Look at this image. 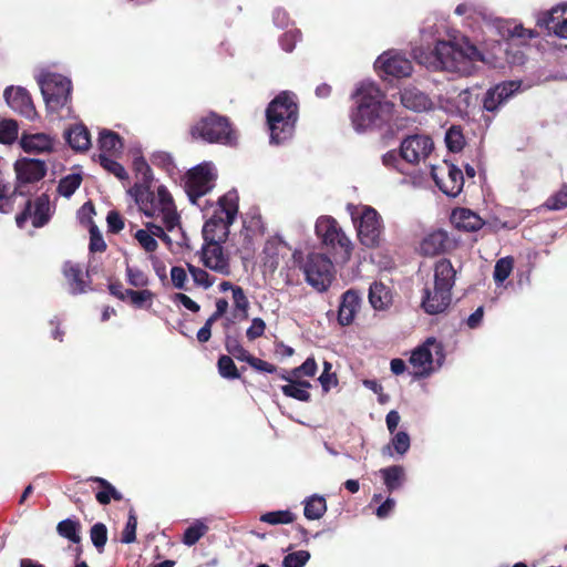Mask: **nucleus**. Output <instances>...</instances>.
I'll return each mask as SVG.
<instances>
[{"label":"nucleus","instance_id":"1","mask_svg":"<svg viewBox=\"0 0 567 567\" xmlns=\"http://www.w3.org/2000/svg\"><path fill=\"white\" fill-rule=\"evenodd\" d=\"M353 99L355 106L350 118L359 133L380 128L393 117L394 104L385 100L382 91L371 81L360 82Z\"/></svg>","mask_w":567,"mask_h":567},{"label":"nucleus","instance_id":"2","mask_svg":"<svg viewBox=\"0 0 567 567\" xmlns=\"http://www.w3.org/2000/svg\"><path fill=\"white\" fill-rule=\"evenodd\" d=\"M429 59L431 60L421 62L433 70L447 71L463 76L473 74L478 62H486L477 48L463 35L437 41Z\"/></svg>","mask_w":567,"mask_h":567},{"label":"nucleus","instance_id":"3","mask_svg":"<svg viewBox=\"0 0 567 567\" xmlns=\"http://www.w3.org/2000/svg\"><path fill=\"white\" fill-rule=\"evenodd\" d=\"M128 194L134 198L143 215L162 223L168 231L182 233L181 216L173 196L165 186L161 185L156 192H153L150 186L134 185L128 189Z\"/></svg>","mask_w":567,"mask_h":567},{"label":"nucleus","instance_id":"4","mask_svg":"<svg viewBox=\"0 0 567 567\" xmlns=\"http://www.w3.org/2000/svg\"><path fill=\"white\" fill-rule=\"evenodd\" d=\"M266 115L270 143L280 144L293 135L298 106L292 95L287 92L279 94L270 102Z\"/></svg>","mask_w":567,"mask_h":567},{"label":"nucleus","instance_id":"5","mask_svg":"<svg viewBox=\"0 0 567 567\" xmlns=\"http://www.w3.org/2000/svg\"><path fill=\"white\" fill-rule=\"evenodd\" d=\"M238 193L229 190L219 197L216 205H212V215H206L207 220L203 227L205 243H224L229 235V227L238 214Z\"/></svg>","mask_w":567,"mask_h":567},{"label":"nucleus","instance_id":"6","mask_svg":"<svg viewBox=\"0 0 567 567\" xmlns=\"http://www.w3.org/2000/svg\"><path fill=\"white\" fill-rule=\"evenodd\" d=\"M456 271L452 262L442 259L434 267V286L424 288L422 308L429 315H437L447 309L452 299V288Z\"/></svg>","mask_w":567,"mask_h":567},{"label":"nucleus","instance_id":"7","mask_svg":"<svg viewBox=\"0 0 567 567\" xmlns=\"http://www.w3.org/2000/svg\"><path fill=\"white\" fill-rule=\"evenodd\" d=\"M352 223L357 229L359 241L367 248H377L381 245L384 225L380 214L371 206H347Z\"/></svg>","mask_w":567,"mask_h":567},{"label":"nucleus","instance_id":"8","mask_svg":"<svg viewBox=\"0 0 567 567\" xmlns=\"http://www.w3.org/2000/svg\"><path fill=\"white\" fill-rule=\"evenodd\" d=\"M217 168L212 162H204L190 168L185 176V192L192 204L205 209L200 204L202 197L215 187Z\"/></svg>","mask_w":567,"mask_h":567},{"label":"nucleus","instance_id":"9","mask_svg":"<svg viewBox=\"0 0 567 567\" xmlns=\"http://www.w3.org/2000/svg\"><path fill=\"white\" fill-rule=\"evenodd\" d=\"M193 136H198L209 143L234 145L237 136L226 117L209 114L202 118L192 130Z\"/></svg>","mask_w":567,"mask_h":567},{"label":"nucleus","instance_id":"10","mask_svg":"<svg viewBox=\"0 0 567 567\" xmlns=\"http://www.w3.org/2000/svg\"><path fill=\"white\" fill-rule=\"evenodd\" d=\"M38 84L48 109L59 111L70 97L71 81L55 73H42L38 76Z\"/></svg>","mask_w":567,"mask_h":567},{"label":"nucleus","instance_id":"11","mask_svg":"<svg viewBox=\"0 0 567 567\" xmlns=\"http://www.w3.org/2000/svg\"><path fill=\"white\" fill-rule=\"evenodd\" d=\"M444 360V348L441 342L434 338H429L422 346L412 351L410 364L413 368V374L416 377H426L436 368H440Z\"/></svg>","mask_w":567,"mask_h":567},{"label":"nucleus","instance_id":"12","mask_svg":"<svg viewBox=\"0 0 567 567\" xmlns=\"http://www.w3.org/2000/svg\"><path fill=\"white\" fill-rule=\"evenodd\" d=\"M303 272L310 286L318 291H324L333 279V264L326 255L311 252L305 261Z\"/></svg>","mask_w":567,"mask_h":567},{"label":"nucleus","instance_id":"13","mask_svg":"<svg viewBox=\"0 0 567 567\" xmlns=\"http://www.w3.org/2000/svg\"><path fill=\"white\" fill-rule=\"evenodd\" d=\"M316 235L322 244L333 249L340 248L344 258L349 259L352 250V243L343 233L337 220L330 216H320L316 221Z\"/></svg>","mask_w":567,"mask_h":567},{"label":"nucleus","instance_id":"14","mask_svg":"<svg viewBox=\"0 0 567 567\" xmlns=\"http://www.w3.org/2000/svg\"><path fill=\"white\" fill-rule=\"evenodd\" d=\"M430 174L436 186L447 196H457L464 186L462 171L455 165L443 162L442 165H431Z\"/></svg>","mask_w":567,"mask_h":567},{"label":"nucleus","instance_id":"15","mask_svg":"<svg viewBox=\"0 0 567 567\" xmlns=\"http://www.w3.org/2000/svg\"><path fill=\"white\" fill-rule=\"evenodd\" d=\"M434 150V143L429 135L414 134L406 136L400 145V156L409 164L424 162Z\"/></svg>","mask_w":567,"mask_h":567},{"label":"nucleus","instance_id":"16","mask_svg":"<svg viewBox=\"0 0 567 567\" xmlns=\"http://www.w3.org/2000/svg\"><path fill=\"white\" fill-rule=\"evenodd\" d=\"M14 171L18 181L14 194L23 195L21 186L41 181L47 174V165L41 159L24 157L14 163Z\"/></svg>","mask_w":567,"mask_h":567},{"label":"nucleus","instance_id":"17","mask_svg":"<svg viewBox=\"0 0 567 567\" xmlns=\"http://www.w3.org/2000/svg\"><path fill=\"white\" fill-rule=\"evenodd\" d=\"M202 261L205 267L221 276L231 274L229 255L224 251L221 244L205 243L202 247Z\"/></svg>","mask_w":567,"mask_h":567},{"label":"nucleus","instance_id":"18","mask_svg":"<svg viewBox=\"0 0 567 567\" xmlns=\"http://www.w3.org/2000/svg\"><path fill=\"white\" fill-rule=\"evenodd\" d=\"M31 219L33 227L39 228L44 226L50 219V203L45 195L38 197L32 205L28 202L24 210L16 217V223L19 228H23L27 220Z\"/></svg>","mask_w":567,"mask_h":567},{"label":"nucleus","instance_id":"19","mask_svg":"<svg viewBox=\"0 0 567 567\" xmlns=\"http://www.w3.org/2000/svg\"><path fill=\"white\" fill-rule=\"evenodd\" d=\"M537 23L560 39H567V3L558 4L538 16Z\"/></svg>","mask_w":567,"mask_h":567},{"label":"nucleus","instance_id":"20","mask_svg":"<svg viewBox=\"0 0 567 567\" xmlns=\"http://www.w3.org/2000/svg\"><path fill=\"white\" fill-rule=\"evenodd\" d=\"M374 66L377 70L384 72L385 74L404 78L412 73V63L410 60L396 52H385L380 55Z\"/></svg>","mask_w":567,"mask_h":567},{"label":"nucleus","instance_id":"21","mask_svg":"<svg viewBox=\"0 0 567 567\" xmlns=\"http://www.w3.org/2000/svg\"><path fill=\"white\" fill-rule=\"evenodd\" d=\"M7 104L16 112L28 118H33L35 109L27 90L23 87H7L3 94Z\"/></svg>","mask_w":567,"mask_h":567},{"label":"nucleus","instance_id":"22","mask_svg":"<svg viewBox=\"0 0 567 567\" xmlns=\"http://www.w3.org/2000/svg\"><path fill=\"white\" fill-rule=\"evenodd\" d=\"M289 248L285 241H282L279 237L269 238L264 246L262 249V266L274 272L282 258L287 256Z\"/></svg>","mask_w":567,"mask_h":567},{"label":"nucleus","instance_id":"23","mask_svg":"<svg viewBox=\"0 0 567 567\" xmlns=\"http://www.w3.org/2000/svg\"><path fill=\"white\" fill-rule=\"evenodd\" d=\"M55 141L45 133L23 134L20 146L25 153L44 154L54 150Z\"/></svg>","mask_w":567,"mask_h":567},{"label":"nucleus","instance_id":"24","mask_svg":"<svg viewBox=\"0 0 567 567\" xmlns=\"http://www.w3.org/2000/svg\"><path fill=\"white\" fill-rule=\"evenodd\" d=\"M360 295L350 289L342 295L338 311V321L341 326H349L353 322L358 310L360 309Z\"/></svg>","mask_w":567,"mask_h":567},{"label":"nucleus","instance_id":"25","mask_svg":"<svg viewBox=\"0 0 567 567\" xmlns=\"http://www.w3.org/2000/svg\"><path fill=\"white\" fill-rule=\"evenodd\" d=\"M520 87V83L515 81L504 82L497 84L493 89L488 90L485 94L483 106L488 112L496 111V104L494 96H497V101L504 103Z\"/></svg>","mask_w":567,"mask_h":567},{"label":"nucleus","instance_id":"26","mask_svg":"<svg viewBox=\"0 0 567 567\" xmlns=\"http://www.w3.org/2000/svg\"><path fill=\"white\" fill-rule=\"evenodd\" d=\"M401 103L405 109L414 112H424L432 107L431 99L414 86H408L402 90Z\"/></svg>","mask_w":567,"mask_h":567},{"label":"nucleus","instance_id":"27","mask_svg":"<svg viewBox=\"0 0 567 567\" xmlns=\"http://www.w3.org/2000/svg\"><path fill=\"white\" fill-rule=\"evenodd\" d=\"M451 221L457 229L476 231L482 228L483 219L467 208H456L452 212Z\"/></svg>","mask_w":567,"mask_h":567},{"label":"nucleus","instance_id":"28","mask_svg":"<svg viewBox=\"0 0 567 567\" xmlns=\"http://www.w3.org/2000/svg\"><path fill=\"white\" fill-rule=\"evenodd\" d=\"M447 234L443 230H434L427 234L420 244V251L424 256H435L443 252L447 246Z\"/></svg>","mask_w":567,"mask_h":567},{"label":"nucleus","instance_id":"29","mask_svg":"<svg viewBox=\"0 0 567 567\" xmlns=\"http://www.w3.org/2000/svg\"><path fill=\"white\" fill-rule=\"evenodd\" d=\"M63 274L68 280L71 293L79 295L86 291L84 275L79 265L72 264L70 261L65 262L63 266Z\"/></svg>","mask_w":567,"mask_h":567},{"label":"nucleus","instance_id":"30","mask_svg":"<svg viewBox=\"0 0 567 567\" xmlns=\"http://www.w3.org/2000/svg\"><path fill=\"white\" fill-rule=\"evenodd\" d=\"M282 379L288 381V384L281 386V391L286 396L293 398L301 402H308L310 400V393L308 389L310 383L308 381H295L291 375H282Z\"/></svg>","mask_w":567,"mask_h":567},{"label":"nucleus","instance_id":"31","mask_svg":"<svg viewBox=\"0 0 567 567\" xmlns=\"http://www.w3.org/2000/svg\"><path fill=\"white\" fill-rule=\"evenodd\" d=\"M70 146L76 151H85L91 144L90 133L84 125H75L66 132Z\"/></svg>","mask_w":567,"mask_h":567},{"label":"nucleus","instance_id":"32","mask_svg":"<svg viewBox=\"0 0 567 567\" xmlns=\"http://www.w3.org/2000/svg\"><path fill=\"white\" fill-rule=\"evenodd\" d=\"M99 146L101 151L100 154L113 156L121 152L123 144L120 136L116 133L104 130L100 133Z\"/></svg>","mask_w":567,"mask_h":567},{"label":"nucleus","instance_id":"33","mask_svg":"<svg viewBox=\"0 0 567 567\" xmlns=\"http://www.w3.org/2000/svg\"><path fill=\"white\" fill-rule=\"evenodd\" d=\"M369 301L374 309H383L391 302L389 289L382 282H373L369 289Z\"/></svg>","mask_w":567,"mask_h":567},{"label":"nucleus","instance_id":"34","mask_svg":"<svg viewBox=\"0 0 567 567\" xmlns=\"http://www.w3.org/2000/svg\"><path fill=\"white\" fill-rule=\"evenodd\" d=\"M327 512V503L323 496L312 495L305 501V516L308 519H319Z\"/></svg>","mask_w":567,"mask_h":567},{"label":"nucleus","instance_id":"35","mask_svg":"<svg viewBox=\"0 0 567 567\" xmlns=\"http://www.w3.org/2000/svg\"><path fill=\"white\" fill-rule=\"evenodd\" d=\"M80 529V522L71 518L63 519L56 525L58 534L74 544H79L81 540Z\"/></svg>","mask_w":567,"mask_h":567},{"label":"nucleus","instance_id":"36","mask_svg":"<svg viewBox=\"0 0 567 567\" xmlns=\"http://www.w3.org/2000/svg\"><path fill=\"white\" fill-rule=\"evenodd\" d=\"M384 484L389 491L398 489L404 478V470L399 465L389 466L380 471Z\"/></svg>","mask_w":567,"mask_h":567},{"label":"nucleus","instance_id":"37","mask_svg":"<svg viewBox=\"0 0 567 567\" xmlns=\"http://www.w3.org/2000/svg\"><path fill=\"white\" fill-rule=\"evenodd\" d=\"M93 481L97 482L103 489L96 493V499L100 504H109L111 502V498H114L115 501L122 499V494L116 491V488L110 484L106 480L101 477H94Z\"/></svg>","mask_w":567,"mask_h":567},{"label":"nucleus","instance_id":"38","mask_svg":"<svg viewBox=\"0 0 567 567\" xmlns=\"http://www.w3.org/2000/svg\"><path fill=\"white\" fill-rule=\"evenodd\" d=\"M514 267V259L512 257H504L496 261L494 267L493 277L497 285H502L512 274Z\"/></svg>","mask_w":567,"mask_h":567},{"label":"nucleus","instance_id":"39","mask_svg":"<svg viewBox=\"0 0 567 567\" xmlns=\"http://www.w3.org/2000/svg\"><path fill=\"white\" fill-rule=\"evenodd\" d=\"M82 177L80 174H70L63 177L58 186V192L63 197H71L80 187Z\"/></svg>","mask_w":567,"mask_h":567},{"label":"nucleus","instance_id":"40","mask_svg":"<svg viewBox=\"0 0 567 567\" xmlns=\"http://www.w3.org/2000/svg\"><path fill=\"white\" fill-rule=\"evenodd\" d=\"M99 162L105 171L115 175L118 179L124 181L128 178L125 168L120 163L111 158V156H107L106 154H100Z\"/></svg>","mask_w":567,"mask_h":567},{"label":"nucleus","instance_id":"41","mask_svg":"<svg viewBox=\"0 0 567 567\" xmlns=\"http://www.w3.org/2000/svg\"><path fill=\"white\" fill-rule=\"evenodd\" d=\"M207 532V526L202 522H196L189 526L183 536V543L187 546L196 544Z\"/></svg>","mask_w":567,"mask_h":567},{"label":"nucleus","instance_id":"42","mask_svg":"<svg viewBox=\"0 0 567 567\" xmlns=\"http://www.w3.org/2000/svg\"><path fill=\"white\" fill-rule=\"evenodd\" d=\"M133 167H134L137 178L141 182V183H136L135 185L150 186L148 184L151 183L153 176H152L151 167L147 164V162L141 156L136 157V158H134Z\"/></svg>","mask_w":567,"mask_h":567},{"label":"nucleus","instance_id":"43","mask_svg":"<svg viewBox=\"0 0 567 567\" xmlns=\"http://www.w3.org/2000/svg\"><path fill=\"white\" fill-rule=\"evenodd\" d=\"M295 515L289 511L268 512L260 516V520L270 525L289 524L293 522Z\"/></svg>","mask_w":567,"mask_h":567},{"label":"nucleus","instance_id":"44","mask_svg":"<svg viewBox=\"0 0 567 567\" xmlns=\"http://www.w3.org/2000/svg\"><path fill=\"white\" fill-rule=\"evenodd\" d=\"M544 206L549 210H560L567 207V184L563 185L561 188L549 196L545 202Z\"/></svg>","mask_w":567,"mask_h":567},{"label":"nucleus","instance_id":"45","mask_svg":"<svg viewBox=\"0 0 567 567\" xmlns=\"http://www.w3.org/2000/svg\"><path fill=\"white\" fill-rule=\"evenodd\" d=\"M18 137V124L13 120H0V143L9 144Z\"/></svg>","mask_w":567,"mask_h":567},{"label":"nucleus","instance_id":"46","mask_svg":"<svg viewBox=\"0 0 567 567\" xmlns=\"http://www.w3.org/2000/svg\"><path fill=\"white\" fill-rule=\"evenodd\" d=\"M187 267L194 282L197 286L208 289L214 285L215 279L206 270L195 267L190 264H188Z\"/></svg>","mask_w":567,"mask_h":567},{"label":"nucleus","instance_id":"47","mask_svg":"<svg viewBox=\"0 0 567 567\" xmlns=\"http://www.w3.org/2000/svg\"><path fill=\"white\" fill-rule=\"evenodd\" d=\"M410 445L411 440L409 434L405 431H399L393 435L391 444L386 446V449L390 450L393 447L398 454L404 455L409 451Z\"/></svg>","mask_w":567,"mask_h":567},{"label":"nucleus","instance_id":"48","mask_svg":"<svg viewBox=\"0 0 567 567\" xmlns=\"http://www.w3.org/2000/svg\"><path fill=\"white\" fill-rule=\"evenodd\" d=\"M218 372L225 379H238L239 373L233 361V359L228 355H221L218 359Z\"/></svg>","mask_w":567,"mask_h":567},{"label":"nucleus","instance_id":"49","mask_svg":"<svg viewBox=\"0 0 567 567\" xmlns=\"http://www.w3.org/2000/svg\"><path fill=\"white\" fill-rule=\"evenodd\" d=\"M310 559L308 550H297L288 554L282 560V567H303Z\"/></svg>","mask_w":567,"mask_h":567},{"label":"nucleus","instance_id":"50","mask_svg":"<svg viewBox=\"0 0 567 567\" xmlns=\"http://www.w3.org/2000/svg\"><path fill=\"white\" fill-rule=\"evenodd\" d=\"M90 536L93 545L100 550L106 544L107 540V529L106 526L102 523H96L91 527Z\"/></svg>","mask_w":567,"mask_h":567},{"label":"nucleus","instance_id":"51","mask_svg":"<svg viewBox=\"0 0 567 567\" xmlns=\"http://www.w3.org/2000/svg\"><path fill=\"white\" fill-rule=\"evenodd\" d=\"M127 298L131 299V302L137 307L142 308L145 306V303H151L154 293L151 290L144 289V290H126Z\"/></svg>","mask_w":567,"mask_h":567},{"label":"nucleus","instance_id":"52","mask_svg":"<svg viewBox=\"0 0 567 567\" xmlns=\"http://www.w3.org/2000/svg\"><path fill=\"white\" fill-rule=\"evenodd\" d=\"M127 282L137 288H142L148 285V278L144 271L138 268L127 266L126 267Z\"/></svg>","mask_w":567,"mask_h":567},{"label":"nucleus","instance_id":"53","mask_svg":"<svg viewBox=\"0 0 567 567\" xmlns=\"http://www.w3.org/2000/svg\"><path fill=\"white\" fill-rule=\"evenodd\" d=\"M134 238L146 252H154L158 247V244L156 239L153 238L152 234L144 229H138L135 233Z\"/></svg>","mask_w":567,"mask_h":567},{"label":"nucleus","instance_id":"54","mask_svg":"<svg viewBox=\"0 0 567 567\" xmlns=\"http://www.w3.org/2000/svg\"><path fill=\"white\" fill-rule=\"evenodd\" d=\"M136 526H137V518L133 509L128 513L127 523L125 525V528L123 530L122 535V542L125 544L134 543L136 539Z\"/></svg>","mask_w":567,"mask_h":567},{"label":"nucleus","instance_id":"55","mask_svg":"<svg viewBox=\"0 0 567 567\" xmlns=\"http://www.w3.org/2000/svg\"><path fill=\"white\" fill-rule=\"evenodd\" d=\"M317 369L316 360L313 358H308L300 367L295 368L290 374L296 380L301 377H313Z\"/></svg>","mask_w":567,"mask_h":567},{"label":"nucleus","instance_id":"56","mask_svg":"<svg viewBox=\"0 0 567 567\" xmlns=\"http://www.w3.org/2000/svg\"><path fill=\"white\" fill-rule=\"evenodd\" d=\"M144 230L150 231L153 238L157 237L162 239L167 246L172 245V239L167 235V233L169 231L165 228V226L162 223L157 224L155 221H148L145 224Z\"/></svg>","mask_w":567,"mask_h":567},{"label":"nucleus","instance_id":"57","mask_svg":"<svg viewBox=\"0 0 567 567\" xmlns=\"http://www.w3.org/2000/svg\"><path fill=\"white\" fill-rule=\"evenodd\" d=\"M445 142L449 150L452 152L461 151L464 145L463 135L455 127H452L446 132Z\"/></svg>","mask_w":567,"mask_h":567},{"label":"nucleus","instance_id":"58","mask_svg":"<svg viewBox=\"0 0 567 567\" xmlns=\"http://www.w3.org/2000/svg\"><path fill=\"white\" fill-rule=\"evenodd\" d=\"M227 351L239 361L248 362L251 354L245 350L235 339H228L226 342Z\"/></svg>","mask_w":567,"mask_h":567},{"label":"nucleus","instance_id":"59","mask_svg":"<svg viewBox=\"0 0 567 567\" xmlns=\"http://www.w3.org/2000/svg\"><path fill=\"white\" fill-rule=\"evenodd\" d=\"M171 279L175 288L185 289L187 272L183 267L174 266L171 269Z\"/></svg>","mask_w":567,"mask_h":567},{"label":"nucleus","instance_id":"60","mask_svg":"<svg viewBox=\"0 0 567 567\" xmlns=\"http://www.w3.org/2000/svg\"><path fill=\"white\" fill-rule=\"evenodd\" d=\"M265 329V321L260 318H254L250 327L246 331V336L249 340H255L264 334Z\"/></svg>","mask_w":567,"mask_h":567},{"label":"nucleus","instance_id":"61","mask_svg":"<svg viewBox=\"0 0 567 567\" xmlns=\"http://www.w3.org/2000/svg\"><path fill=\"white\" fill-rule=\"evenodd\" d=\"M401 159L395 151H389L382 156V164L388 168L403 172Z\"/></svg>","mask_w":567,"mask_h":567},{"label":"nucleus","instance_id":"62","mask_svg":"<svg viewBox=\"0 0 567 567\" xmlns=\"http://www.w3.org/2000/svg\"><path fill=\"white\" fill-rule=\"evenodd\" d=\"M8 185L3 183L0 177V212L9 213L12 210L13 204L10 196H8Z\"/></svg>","mask_w":567,"mask_h":567},{"label":"nucleus","instance_id":"63","mask_svg":"<svg viewBox=\"0 0 567 567\" xmlns=\"http://www.w3.org/2000/svg\"><path fill=\"white\" fill-rule=\"evenodd\" d=\"M233 300H234L235 307L238 310L247 312L248 307H249V301H248L241 287L238 286L233 289Z\"/></svg>","mask_w":567,"mask_h":567},{"label":"nucleus","instance_id":"64","mask_svg":"<svg viewBox=\"0 0 567 567\" xmlns=\"http://www.w3.org/2000/svg\"><path fill=\"white\" fill-rule=\"evenodd\" d=\"M109 229L113 233H118L124 228V221L121 215L116 212H110L106 217Z\"/></svg>","mask_w":567,"mask_h":567}]
</instances>
